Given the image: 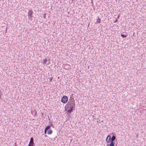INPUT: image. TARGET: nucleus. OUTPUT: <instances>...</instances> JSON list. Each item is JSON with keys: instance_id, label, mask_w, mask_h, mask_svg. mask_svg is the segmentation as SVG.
Masks as SVG:
<instances>
[{"instance_id": "1", "label": "nucleus", "mask_w": 146, "mask_h": 146, "mask_svg": "<svg viewBox=\"0 0 146 146\" xmlns=\"http://www.w3.org/2000/svg\"><path fill=\"white\" fill-rule=\"evenodd\" d=\"M75 105V103L74 100L68 102L66 105L67 106H66V108L65 109L66 110L71 109V108H72V109H73Z\"/></svg>"}, {"instance_id": "2", "label": "nucleus", "mask_w": 146, "mask_h": 146, "mask_svg": "<svg viewBox=\"0 0 146 146\" xmlns=\"http://www.w3.org/2000/svg\"><path fill=\"white\" fill-rule=\"evenodd\" d=\"M68 98L66 96H63L61 98V102L64 104H66L68 101Z\"/></svg>"}, {"instance_id": "3", "label": "nucleus", "mask_w": 146, "mask_h": 146, "mask_svg": "<svg viewBox=\"0 0 146 146\" xmlns=\"http://www.w3.org/2000/svg\"><path fill=\"white\" fill-rule=\"evenodd\" d=\"M51 128V126L50 125H48L45 128L44 133L45 134H46V131L48 129H50Z\"/></svg>"}, {"instance_id": "4", "label": "nucleus", "mask_w": 146, "mask_h": 146, "mask_svg": "<svg viewBox=\"0 0 146 146\" xmlns=\"http://www.w3.org/2000/svg\"><path fill=\"white\" fill-rule=\"evenodd\" d=\"M33 14V11L31 10H30L28 12V16L31 18L32 17V15Z\"/></svg>"}, {"instance_id": "5", "label": "nucleus", "mask_w": 146, "mask_h": 146, "mask_svg": "<svg viewBox=\"0 0 146 146\" xmlns=\"http://www.w3.org/2000/svg\"><path fill=\"white\" fill-rule=\"evenodd\" d=\"M111 138V136L110 135H108L106 139V141L108 143L110 142V139Z\"/></svg>"}, {"instance_id": "6", "label": "nucleus", "mask_w": 146, "mask_h": 146, "mask_svg": "<svg viewBox=\"0 0 146 146\" xmlns=\"http://www.w3.org/2000/svg\"><path fill=\"white\" fill-rule=\"evenodd\" d=\"M29 143L30 144H33L34 143L33 139V137H31L30 139V141Z\"/></svg>"}, {"instance_id": "7", "label": "nucleus", "mask_w": 146, "mask_h": 146, "mask_svg": "<svg viewBox=\"0 0 146 146\" xmlns=\"http://www.w3.org/2000/svg\"><path fill=\"white\" fill-rule=\"evenodd\" d=\"M69 113H71V112L73 111V109H72V108H71V109H69V110H66Z\"/></svg>"}, {"instance_id": "8", "label": "nucleus", "mask_w": 146, "mask_h": 146, "mask_svg": "<svg viewBox=\"0 0 146 146\" xmlns=\"http://www.w3.org/2000/svg\"><path fill=\"white\" fill-rule=\"evenodd\" d=\"M52 131L51 130H49L47 132V133L48 135L51 134L52 133Z\"/></svg>"}, {"instance_id": "9", "label": "nucleus", "mask_w": 146, "mask_h": 146, "mask_svg": "<svg viewBox=\"0 0 146 146\" xmlns=\"http://www.w3.org/2000/svg\"><path fill=\"white\" fill-rule=\"evenodd\" d=\"M115 136H113L111 140V142H114L113 141L115 139Z\"/></svg>"}, {"instance_id": "10", "label": "nucleus", "mask_w": 146, "mask_h": 146, "mask_svg": "<svg viewBox=\"0 0 146 146\" xmlns=\"http://www.w3.org/2000/svg\"><path fill=\"white\" fill-rule=\"evenodd\" d=\"M101 20L100 19L99 17H98V19H97V23H100Z\"/></svg>"}, {"instance_id": "11", "label": "nucleus", "mask_w": 146, "mask_h": 146, "mask_svg": "<svg viewBox=\"0 0 146 146\" xmlns=\"http://www.w3.org/2000/svg\"><path fill=\"white\" fill-rule=\"evenodd\" d=\"M47 59L46 58L44 59L43 60V63L44 64H46Z\"/></svg>"}, {"instance_id": "12", "label": "nucleus", "mask_w": 146, "mask_h": 146, "mask_svg": "<svg viewBox=\"0 0 146 146\" xmlns=\"http://www.w3.org/2000/svg\"><path fill=\"white\" fill-rule=\"evenodd\" d=\"M114 142H111L110 144V146H114Z\"/></svg>"}, {"instance_id": "13", "label": "nucleus", "mask_w": 146, "mask_h": 146, "mask_svg": "<svg viewBox=\"0 0 146 146\" xmlns=\"http://www.w3.org/2000/svg\"><path fill=\"white\" fill-rule=\"evenodd\" d=\"M33 111L35 113V115L36 116L37 115V112L36 110H33Z\"/></svg>"}, {"instance_id": "14", "label": "nucleus", "mask_w": 146, "mask_h": 146, "mask_svg": "<svg viewBox=\"0 0 146 146\" xmlns=\"http://www.w3.org/2000/svg\"><path fill=\"white\" fill-rule=\"evenodd\" d=\"M121 36L122 37H126V36L125 35L123 34H121Z\"/></svg>"}, {"instance_id": "15", "label": "nucleus", "mask_w": 146, "mask_h": 146, "mask_svg": "<svg viewBox=\"0 0 146 146\" xmlns=\"http://www.w3.org/2000/svg\"><path fill=\"white\" fill-rule=\"evenodd\" d=\"M118 21L117 20H116L114 21V23H116V22H117Z\"/></svg>"}, {"instance_id": "16", "label": "nucleus", "mask_w": 146, "mask_h": 146, "mask_svg": "<svg viewBox=\"0 0 146 146\" xmlns=\"http://www.w3.org/2000/svg\"><path fill=\"white\" fill-rule=\"evenodd\" d=\"M34 145V143L31 144L30 146H33Z\"/></svg>"}, {"instance_id": "17", "label": "nucleus", "mask_w": 146, "mask_h": 146, "mask_svg": "<svg viewBox=\"0 0 146 146\" xmlns=\"http://www.w3.org/2000/svg\"><path fill=\"white\" fill-rule=\"evenodd\" d=\"M31 145V144L30 143H29V144L28 146H30Z\"/></svg>"}, {"instance_id": "18", "label": "nucleus", "mask_w": 146, "mask_h": 146, "mask_svg": "<svg viewBox=\"0 0 146 146\" xmlns=\"http://www.w3.org/2000/svg\"><path fill=\"white\" fill-rule=\"evenodd\" d=\"M119 16H118V18H119Z\"/></svg>"}]
</instances>
